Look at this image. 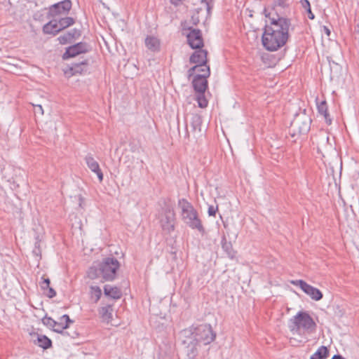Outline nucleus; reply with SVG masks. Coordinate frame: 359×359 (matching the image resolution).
I'll return each mask as SVG.
<instances>
[{
	"label": "nucleus",
	"mask_w": 359,
	"mask_h": 359,
	"mask_svg": "<svg viewBox=\"0 0 359 359\" xmlns=\"http://www.w3.org/2000/svg\"><path fill=\"white\" fill-rule=\"evenodd\" d=\"M57 323H64V324H67V327H69V324L73 323L74 320H71L68 315L65 314L60 318L59 321H57Z\"/></svg>",
	"instance_id": "nucleus-36"
},
{
	"label": "nucleus",
	"mask_w": 359,
	"mask_h": 359,
	"mask_svg": "<svg viewBox=\"0 0 359 359\" xmlns=\"http://www.w3.org/2000/svg\"><path fill=\"white\" fill-rule=\"evenodd\" d=\"M329 356V350L325 346H321L318 348V349L314 353L311 357L310 359H326Z\"/></svg>",
	"instance_id": "nucleus-28"
},
{
	"label": "nucleus",
	"mask_w": 359,
	"mask_h": 359,
	"mask_svg": "<svg viewBox=\"0 0 359 359\" xmlns=\"http://www.w3.org/2000/svg\"><path fill=\"white\" fill-rule=\"evenodd\" d=\"M57 40H58L59 43L62 45L70 43L72 41V39L70 38L69 34H68L67 32L60 36L57 38Z\"/></svg>",
	"instance_id": "nucleus-35"
},
{
	"label": "nucleus",
	"mask_w": 359,
	"mask_h": 359,
	"mask_svg": "<svg viewBox=\"0 0 359 359\" xmlns=\"http://www.w3.org/2000/svg\"><path fill=\"white\" fill-rule=\"evenodd\" d=\"M170 3L175 6H178L183 3V0H170Z\"/></svg>",
	"instance_id": "nucleus-45"
},
{
	"label": "nucleus",
	"mask_w": 359,
	"mask_h": 359,
	"mask_svg": "<svg viewBox=\"0 0 359 359\" xmlns=\"http://www.w3.org/2000/svg\"><path fill=\"white\" fill-rule=\"evenodd\" d=\"M212 0H201V7L195 9L194 13L191 17V22L194 25H197L200 22L199 13L205 9L208 14L210 13L212 6L211 5Z\"/></svg>",
	"instance_id": "nucleus-13"
},
{
	"label": "nucleus",
	"mask_w": 359,
	"mask_h": 359,
	"mask_svg": "<svg viewBox=\"0 0 359 359\" xmlns=\"http://www.w3.org/2000/svg\"><path fill=\"white\" fill-rule=\"evenodd\" d=\"M184 29L189 31L187 34V43L192 49H200L203 47V39L200 29L191 27Z\"/></svg>",
	"instance_id": "nucleus-8"
},
{
	"label": "nucleus",
	"mask_w": 359,
	"mask_h": 359,
	"mask_svg": "<svg viewBox=\"0 0 359 359\" xmlns=\"http://www.w3.org/2000/svg\"><path fill=\"white\" fill-rule=\"evenodd\" d=\"M272 10L276 16L274 18H287L290 13V6L288 0H273Z\"/></svg>",
	"instance_id": "nucleus-12"
},
{
	"label": "nucleus",
	"mask_w": 359,
	"mask_h": 359,
	"mask_svg": "<svg viewBox=\"0 0 359 359\" xmlns=\"http://www.w3.org/2000/svg\"><path fill=\"white\" fill-rule=\"evenodd\" d=\"M90 50V46L86 42H79L66 48L62 57L64 60L74 57Z\"/></svg>",
	"instance_id": "nucleus-7"
},
{
	"label": "nucleus",
	"mask_w": 359,
	"mask_h": 359,
	"mask_svg": "<svg viewBox=\"0 0 359 359\" xmlns=\"http://www.w3.org/2000/svg\"><path fill=\"white\" fill-rule=\"evenodd\" d=\"M34 111L35 114H41V115L43 114V107L40 104L34 105Z\"/></svg>",
	"instance_id": "nucleus-40"
},
{
	"label": "nucleus",
	"mask_w": 359,
	"mask_h": 359,
	"mask_svg": "<svg viewBox=\"0 0 359 359\" xmlns=\"http://www.w3.org/2000/svg\"><path fill=\"white\" fill-rule=\"evenodd\" d=\"M222 248L226 252L228 257L233 259L236 256V252L233 249L231 242L226 241V237L224 236L222 238Z\"/></svg>",
	"instance_id": "nucleus-27"
},
{
	"label": "nucleus",
	"mask_w": 359,
	"mask_h": 359,
	"mask_svg": "<svg viewBox=\"0 0 359 359\" xmlns=\"http://www.w3.org/2000/svg\"><path fill=\"white\" fill-rule=\"evenodd\" d=\"M32 341L34 344L38 345L43 349H48L52 347V341L46 335L34 333L32 334Z\"/></svg>",
	"instance_id": "nucleus-16"
},
{
	"label": "nucleus",
	"mask_w": 359,
	"mask_h": 359,
	"mask_svg": "<svg viewBox=\"0 0 359 359\" xmlns=\"http://www.w3.org/2000/svg\"><path fill=\"white\" fill-rule=\"evenodd\" d=\"M332 359H345V358L339 354H336L332 356Z\"/></svg>",
	"instance_id": "nucleus-47"
},
{
	"label": "nucleus",
	"mask_w": 359,
	"mask_h": 359,
	"mask_svg": "<svg viewBox=\"0 0 359 359\" xmlns=\"http://www.w3.org/2000/svg\"><path fill=\"white\" fill-rule=\"evenodd\" d=\"M85 161L88 168L92 172H95L97 175L99 181L101 182L103 180V173L100 168L97 161L93 158V156L90 154H88L86 156Z\"/></svg>",
	"instance_id": "nucleus-14"
},
{
	"label": "nucleus",
	"mask_w": 359,
	"mask_h": 359,
	"mask_svg": "<svg viewBox=\"0 0 359 359\" xmlns=\"http://www.w3.org/2000/svg\"><path fill=\"white\" fill-rule=\"evenodd\" d=\"M306 13H307V17L310 19V20H313L315 18V15L313 13L312 11H311V7L309 8V9H307L306 11Z\"/></svg>",
	"instance_id": "nucleus-43"
},
{
	"label": "nucleus",
	"mask_w": 359,
	"mask_h": 359,
	"mask_svg": "<svg viewBox=\"0 0 359 359\" xmlns=\"http://www.w3.org/2000/svg\"><path fill=\"white\" fill-rule=\"evenodd\" d=\"M72 8V1L64 0L50 6L48 13V18H54L60 14L67 13Z\"/></svg>",
	"instance_id": "nucleus-11"
},
{
	"label": "nucleus",
	"mask_w": 359,
	"mask_h": 359,
	"mask_svg": "<svg viewBox=\"0 0 359 359\" xmlns=\"http://www.w3.org/2000/svg\"><path fill=\"white\" fill-rule=\"evenodd\" d=\"M67 33L69 34L72 40L78 39L81 34V30L76 28L67 32Z\"/></svg>",
	"instance_id": "nucleus-37"
},
{
	"label": "nucleus",
	"mask_w": 359,
	"mask_h": 359,
	"mask_svg": "<svg viewBox=\"0 0 359 359\" xmlns=\"http://www.w3.org/2000/svg\"><path fill=\"white\" fill-rule=\"evenodd\" d=\"M174 212L168 210L166 211L165 220H162V227L163 229L171 231L174 230Z\"/></svg>",
	"instance_id": "nucleus-21"
},
{
	"label": "nucleus",
	"mask_w": 359,
	"mask_h": 359,
	"mask_svg": "<svg viewBox=\"0 0 359 359\" xmlns=\"http://www.w3.org/2000/svg\"><path fill=\"white\" fill-rule=\"evenodd\" d=\"M317 108L318 113L324 116L326 123L327 125H331L332 119L328 113L327 104L326 101L324 100L318 104Z\"/></svg>",
	"instance_id": "nucleus-25"
},
{
	"label": "nucleus",
	"mask_w": 359,
	"mask_h": 359,
	"mask_svg": "<svg viewBox=\"0 0 359 359\" xmlns=\"http://www.w3.org/2000/svg\"><path fill=\"white\" fill-rule=\"evenodd\" d=\"M218 210V206L214 207L213 205H210L208 207V213L209 216H215L217 211Z\"/></svg>",
	"instance_id": "nucleus-39"
},
{
	"label": "nucleus",
	"mask_w": 359,
	"mask_h": 359,
	"mask_svg": "<svg viewBox=\"0 0 359 359\" xmlns=\"http://www.w3.org/2000/svg\"><path fill=\"white\" fill-rule=\"evenodd\" d=\"M178 206L182 210V221L191 229L197 230L202 236L205 235V229L193 205L187 199L181 198L178 201Z\"/></svg>",
	"instance_id": "nucleus-3"
},
{
	"label": "nucleus",
	"mask_w": 359,
	"mask_h": 359,
	"mask_svg": "<svg viewBox=\"0 0 359 359\" xmlns=\"http://www.w3.org/2000/svg\"><path fill=\"white\" fill-rule=\"evenodd\" d=\"M88 65V60H84L77 63H73L69 67V74L71 75L81 74L83 72L87 71Z\"/></svg>",
	"instance_id": "nucleus-19"
},
{
	"label": "nucleus",
	"mask_w": 359,
	"mask_h": 359,
	"mask_svg": "<svg viewBox=\"0 0 359 359\" xmlns=\"http://www.w3.org/2000/svg\"><path fill=\"white\" fill-rule=\"evenodd\" d=\"M208 51L201 48L196 49V50L191 54L189 58L191 63L196 65H204L208 63Z\"/></svg>",
	"instance_id": "nucleus-15"
},
{
	"label": "nucleus",
	"mask_w": 359,
	"mask_h": 359,
	"mask_svg": "<svg viewBox=\"0 0 359 359\" xmlns=\"http://www.w3.org/2000/svg\"><path fill=\"white\" fill-rule=\"evenodd\" d=\"M49 22H51V27L53 29H59V32L61 31V28L60 27L59 21L56 20H50Z\"/></svg>",
	"instance_id": "nucleus-42"
},
{
	"label": "nucleus",
	"mask_w": 359,
	"mask_h": 359,
	"mask_svg": "<svg viewBox=\"0 0 359 359\" xmlns=\"http://www.w3.org/2000/svg\"><path fill=\"white\" fill-rule=\"evenodd\" d=\"M79 206L82 208V204L84 201V198L81 195L79 196Z\"/></svg>",
	"instance_id": "nucleus-48"
},
{
	"label": "nucleus",
	"mask_w": 359,
	"mask_h": 359,
	"mask_svg": "<svg viewBox=\"0 0 359 359\" xmlns=\"http://www.w3.org/2000/svg\"><path fill=\"white\" fill-rule=\"evenodd\" d=\"M182 337H192L198 344L208 345L211 344L216 338V332L213 330L210 324H201L197 326L184 329L181 331Z\"/></svg>",
	"instance_id": "nucleus-4"
},
{
	"label": "nucleus",
	"mask_w": 359,
	"mask_h": 359,
	"mask_svg": "<svg viewBox=\"0 0 359 359\" xmlns=\"http://www.w3.org/2000/svg\"><path fill=\"white\" fill-rule=\"evenodd\" d=\"M288 327L293 334L299 333L302 328L305 331L312 332L316 328V323L307 312L299 311L290 319Z\"/></svg>",
	"instance_id": "nucleus-5"
},
{
	"label": "nucleus",
	"mask_w": 359,
	"mask_h": 359,
	"mask_svg": "<svg viewBox=\"0 0 359 359\" xmlns=\"http://www.w3.org/2000/svg\"><path fill=\"white\" fill-rule=\"evenodd\" d=\"M196 99L200 108H205L208 106V101L205 97V93H197Z\"/></svg>",
	"instance_id": "nucleus-31"
},
{
	"label": "nucleus",
	"mask_w": 359,
	"mask_h": 359,
	"mask_svg": "<svg viewBox=\"0 0 359 359\" xmlns=\"http://www.w3.org/2000/svg\"><path fill=\"white\" fill-rule=\"evenodd\" d=\"M291 283L294 285L299 286L304 291V292H305L315 301H319L323 297V293L320 290L308 284L303 280H292Z\"/></svg>",
	"instance_id": "nucleus-9"
},
{
	"label": "nucleus",
	"mask_w": 359,
	"mask_h": 359,
	"mask_svg": "<svg viewBox=\"0 0 359 359\" xmlns=\"http://www.w3.org/2000/svg\"><path fill=\"white\" fill-rule=\"evenodd\" d=\"M200 65V69H199V72L198 74H204V71L205 69H206L207 68H210L209 65H208V63L204 65Z\"/></svg>",
	"instance_id": "nucleus-44"
},
{
	"label": "nucleus",
	"mask_w": 359,
	"mask_h": 359,
	"mask_svg": "<svg viewBox=\"0 0 359 359\" xmlns=\"http://www.w3.org/2000/svg\"><path fill=\"white\" fill-rule=\"evenodd\" d=\"M264 13L269 19V23L266 24L264 28L262 45L269 51H276L283 47L290 38L291 20L288 18L271 17V13H267L266 8Z\"/></svg>",
	"instance_id": "nucleus-1"
},
{
	"label": "nucleus",
	"mask_w": 359,
	"mask_h": 359,
	"mask_svg": "<svg viewBox=\"0 0 359 359\" xmlns=\"http://www.w3.org/2000/svg\"><path fill=\"white\" fill-rule=\"evenodd\" d=\"M68 327H67V324H64V323H57V321L55 320V328H52V330L57 333L62 334L63 336H69L72 339L76 338L79 334L74 331L72 332H69L68 331H66Z\"/></svg>",
	"instance_id": "nucleus-22"
},
{
	"label": "nucleus",
	"mask_w": 359,
	"mask_h": 359,
	"mask_svg": "<svg viewBox=\"0 0 359 359\" xmlns=\"http://www.w3.org/2000/svg\"><path fill=\"white\" fill-rule=\"evenodd\" d=\"M329 137L321 135L315 137L313 144H316L318 153H322V149L326 147L328 144Z\"/></svg>",
	"instance_id": "nucleus-24"
},
{
	"label": "nucleus",
	"mask_w": 359,
	"mask_h": 359,
	"mask_svg": "<svg viewBox=\"0 0 359 359\" xmlns=\"http://www.w3.org/2000/svg\"><path fill=\"white\" fill-rule=\"evenodd\" d=\"M146 47L152 52H158L160 50V40L153 36H147L145 39Z\"/></svg>",
	"instance_id": "nucleus-20"
},
{
	"label": "nucleus",
	"mask_w": 359,
	"mask_h": 359,
	"mask_svg": "<svg viewBox=\"0 0 359 359\" xmlns=\"http://www.w3.org/2000/svg\"><path fill=\"white\" fill-rule=\"evenodd\" d=\"M74 23H75V20L72 17L62 18L59 20V24H60L61 30L74 25Z\"/></svg>",
	"instance_id": "nucleus-30"
},
{
	"label": "nucleus",
	"mask_w": 359,
	"mask_h": 359,
	"mask_svg": "<svg viewBox=\"0 0 359 359\" xmlns=\"http://www.w3.org/2000/svg\"><path fill=\"white\" fill-rule=\"evenodd\" d=\"M300 4L302 7L306 11L307 9H309L311 7L310 2L308 0H301Z\"/></svg>",
	"instance_id": "nucleus-41"
},
{
	"label": "nucleus",
	"mask_w": 359,
	"mask_h": 359,
	"mask_svg": "<svg viewBox=\"0 0 359 359\" xmlns=\"http://www.w3.org/2000/svg\"><path fill=\"white\" fill-rule=\"evenodd\" d=\"M120 263L114 257H107L96 266H92L88 271V276L90 279L102 278L101 282L112 281L116 278Z\"/></svg>",
	"instance_id": "nucleus-2"
},
{
	"label": "nucleus",
	"mask_w": 359,
	"mask_h": 359,
	"mask_svg": "<svg viewBox=\"0 0 359 359\" xmlns=\"http://www.w3.org/2000/svg\"><path fill=\"white\" fill-rule=\"evenodd\" d=\"M201 124V116L195 114L193 115L191 118V126L194 129V130H196L197 128L200 130V126Z\"/></svg>",
	"instance_id": "nucleus-32"
},
{
	"label": "nucleus",
	"mask_w": 359,
	"mask_h": 359,
	"mask_svg": "<svg viewBox=\"0 0 359 359\" xmlns=\"http://www.w3.org/2000/svg\"><path fill=\"white\" fill-rule=\"evenodd\" d=\"M199 69H200V65H198L196 64L194 67H191L188 70V78L190 79L191 76H193L194 75V72L196 71L199 72Z\"/></svg>",
	"instance_id": "nucleus-38"
},
{
	"label": "nucleus",
	"mask_w": 359,
	"mask_h": 359,
	"mask_svg": "<svg viewBox=\"0 0 359 359\" xmlns=\"http://www.w3.org/2000/svg\"><path fill=\"white\" fill-rule=\"evenodd\" d=\"M104 294L113 299H118L122 296V292L121 289L116 286L105 285L104 286Z\"/></svg>",
	"instance_id": "nucleus-18"
},
{
	"label": "nucleus",
	"mask_w": 359,
	"mask_h": 359,
	"mask_svg": "<svg viewBox=\"0 0 359 359\" xmlns=\"http://www.w3.org/2000/svg\"><path fill=\"white\" fill-rule=\"evenodd\" d=\"M210 75V68L204 71V74H197L194 76L192 86L196 93H205L208 86L207 78Z\"/></svg>",
	"instance_id": "nucleus-10"
},
{
	"label": "nucleus",
	"mask_w": 359,
	"mask_h": 359,
	"mask_svg": "<svg viewBox=\"0 0 359 359\" xmlns=\"http://www.w3.org/2000/svg\"><path fill=\"white\" fill-rule=\"evenodd\" d=\"M41 238L39 233H36L34 236V247L32 250V254L37 258L38 261L41 259Z\"/></svg>",
	"instance_id": "nucleus-26"
},
{
	"label": "nucleus",
	"mask_w": 359,
	"mask_h": 359,
	"mask_svg": "<svg viewBox=\"0 0 359 359\" xmlns=\"http://www.w3.org/2000/svg\"><path fill=\"white\" fill-rule=\"evenodd\" d=\"M323 31L326 34L327 36H329L330 35L331 32H330V29L327 27L323 26Z\"/></svg>",
	"instance_id": "nucleus-46"
},
{
	"label": "nucleus",
	"mask_w": 359,
	"mask_h": 359,
	"mask_svg": "<svg viewBox=\"0 0 359 359\" xmlns=\"http://www.w3.org/2000/svg\"><path fill=\"white\" fill-rule=\"evenodd\" d=\"M51 22H48L43 27V32L45 34L56 35L59 32V29H53L51 27Z\"/></svg>",
	"instance_id": "nucleus-33"
},
{
	"label": "nucleus",
	"mask_w": 359,
	"mask_h": 359,
	"mask_svg": "<svg viewBox=\"0 0 359 359\" xmlns=\"http://www.w3.org/2000/svg\"><path fill=\"white\" fill-rule=\"evenodd\" d=\"M90 298L97 303L102 296V290L99 286H90Z\"/></svg>",
	"instance_id": "nucleus-29"
},
{
	"label": "nucleus",
	"mask_w": 359,
	"mask_h": 359,
	"mask_svg": "<svg viewBox=\"0 0 359 359\" xmlns=\"http://www.w3.org/2000/svg\"><path fill=\"white\" fill-rule=\"evenodd\" d=\"M50 280L48 278H45L44 276L41 277L40 286L43 291V294L49 298H53L56 296L55 290L50 286Z\"/></svg>",
	"instance_id": "nucleus-17"
},
{
	"label": "nucleus",
	"mask_w": 359,
	"mask_h": 359,
	"mask_svg": "<svg viewBox=\"0 0 359 359\" xmlns=\"http://www.w3.org/2000/svg\"><path fill=\"white\" fill-rule=\"evenodd\" d=\"M311 119L306 113L297 114L290 126L292 136L307 133L311 128Z\"/></svg>",
	"instance_id": "nucleus-6"
},
{
	"label": "nucleus",
	"mask_w": 359,
	"mask_h": 359,
	"mask_svg": "<svg viewBox=\"0 0 359 359\" xmlns=\"http://www.w3.org/2000/svg\"><path fill=\"white\" fill-rule=\"evenodd\" d=\"M42 323L43 325L51 329L55 328V320L47 316L42 318Z\"/></svg>",
	"instance_id": "nucleus-34"
},
{
	"label": "nucleus",
	"mask_w": 359,
	"mask_h": 359,
	"mask_svg": "<svg viewBox=\"0 0 359 359\" xmlns=\"http://www.w3.org/2000/svg\"><path fill=\"white\" fill-rule=\"evenodd\" d=\"M112 306L107 305L98 309V313L103 321L109 323L112 319Z\"/></svg>",
	"instance_id": "nucleus-23"
}]
</instances>
